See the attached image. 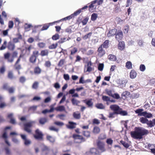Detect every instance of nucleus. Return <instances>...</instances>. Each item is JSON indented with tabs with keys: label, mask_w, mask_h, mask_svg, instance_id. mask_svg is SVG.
Segmentation results:
<instances>
[{
	"label": "nucleus",
	"mask_w": 155,
	"mask_h": 155,
	"mask_svg": "<svg viewBox=\"0 0 155 155\" xmlns=\"http://www.w3.org/2000/svg\"><path fill=\"white\" fill-rule=\"evenodd\" d=\"M130 94V92L127 91H125L123 92L122 94V96L124 99H126L127 96H128Z\"/></svg>",
	"instance_id": "obj_37"
},
{
	"label": "nucleus",
	"mask_w": 155,
	"mask_h": 155,
	"mask_svg": "<svg viewBox=\"0 0 155 155\" xmlns=\"http://www.w3.org/2000/svg\"><path fill=\"white\" fill-rule=\"evenodd\" d=\"M140 121L142 124H147L148 127H150L149 123H150V120H149L147 118L145 117H141L140 118Z\"/></svg>",
	"instance_id": "obj_10"
},
{
	"label": "nucleus",
	"mask_w": 155,
	"mask_h": 155,
	"mask_svg": "<svg viewBox=\"0 0 155 155\" xmlns=\"http://www.w3.org/2000/svg\"><path fill=\"white\" fill-rule=\"evenodd\" d=\"M58 44L56 43L55 44H53L51 45L48 47L49 49H54L56 48L58 46Z\"/></svg>",
	"instance_id": "obj_49"
},
{
	"label": "nucleus",
	"mask_w": 155,
	"mask_h": 155,
	"mask_svg": "<svg viewBox=\"0 0 155 155\" xmlns=\"http://www.w3.org/2000/svg\"><path fill=\"white\" fill-rule=\"evenodd\" d=\"M32 26L31 24H28L27 23L25 24L24 26L25 29L27 31H29V28Z\"/></svg>",
	"instance_id": "obj_44"
},
{
	"label": "nucleus",
	"mask_w": 155,
	"mask_h": 155,
	"mask_svg": "<svg viewBox=\"0 0 155 155\" xmlns=\"http://www.w3.org/2000/svg\"><path fill=\"white\" fill-rule=\"evenodd\" d=\"M73 116V117L76 119H79L81 117V114L78 112H74Z\"/></svg>",
	"instance_id": "obj_20"
},
{
	"label": "nucleus",
	"mask_w": 155,
	"mask_h": 155,
	"mask_svg": "<svg viewBox=\"0 0 155 155\" xmlns=\"http://www.w3.org/2000/svg\"><path fill=\"white\" fill-rule=\"evenodd\" d=\"M13 114L12 113H10V124H16V122L15 119L13 118L12 116Z\"/></svg>",
	"instance_id": "obj_29"
},
{
	"label": "nucleus",
	"mask_w": 155,
	"mask_h": 155,
	"mask_svg": "<svg viewBox=\"0 0 155 155\" xmlns=\"http://www.w3.org/2000/svg\"><path fill=\"white\" fill-rule=\"evenodd\" d=\"M100 131V128L97 127L95 126L94 127L93 132L94 134H98Z\"/></svg>",
	"instance_id": "obj_30"
},
{
	"label": "nucleus",
	"mask_w": 155,
	"mask_h": 155,
	"mask_svg": "<svg viewBox=\"0 0 155 155\" xmlns=\"http://www.w3.org/2000/svg\"><path fill=\"white\" fill-rule=\"evenodd\" d=\"M104 67V64L103 63H99L98 65V70L101 71L103 70Z\"/></svg>",
	"instance_id": "obj_46"
},
{
	"label": "nucleus",
	"mask_w": 155,
	"mask_h": 155,
	"mask_svg": "<svg viewBox=\"0 0 155 155\" xmlns=\"http://www.w3.org/2000/svg\"><path fill=\"white\" fill-rule=\"evenodd\" d=\"M123 37V33L121 31H118L116 34V39L118 41L122 39Z\"/></svg>",
	"instance_id": "obj_8"
},
{
	"label": "nucleus",
	"mask_w": 155,
	"mask_h": 155,
	"mask_svg": "<svg viewBox=\"0 0 155 155\" xmlns=\"http://www.w3.org/2000/svg\"><path fill=\"white\" fill-rule=\"evenodd\" d=\"M106 135L104 134H101L98 137V138L101 140H103L106 138Z\"/></svg>",
	"instance_id": "obj_57"
},
{
	"label": "nucleus",
	"mask_w": 155,
	"mask_h": 155,
	"mask_svg": "<svg viewBox=\"0 0 155 155\" xmlns=\"http://www.w3.org/2000/svg\"><path fill=\"white\" fill-rule=\"evenodd\" d=\"M38 45L40 48H43L45 46V44L43 42H40L38 44Z\"/></svg>",
	"instance_id": "obj_60"
},
{
	"label": "nucleus",
	"mask_w": 155,
	"mask_h": 155,
	"mask_svg": "<svg viewBox=\"0 0 155 155\" xmlns=\"http://www.w3.org/2000/svg\"><path fill=\"white\" fill-rule=\"evenodd\" d=\"M126 67L128 69H130L132 68V64L130 61L127 62L126 64Z\"/></svg>",
	"instance_id": "obj_35"
},
{
	"label": "nucleus",
	"mask_w": 155,
	"mask_h": 155,
	"mask_svg": "<svg viewBox=\"0 0 155 155\" xmlns=\"http://www.w3.org/2000/svg\"><path fill=\"white\" fill-rule=\"evenodd\" d=\"M38 54L39 52L38 51H35L33 52L32 55L37 58L38 56Z\"/></svg>",
	"instance_id": "obj_62"
},
{
	"label": "nucleus",
	"mask_w": 155,
	"mask_h": 155,
	"mask_svg": "<svg viewBox=\"0 0 155 155\" xmlns=\"http://www.w3.org/2000/svg\"><path fill=\"white\" fill-rule=\"evenodd\" d=\"M102 98L104 101H110V98L107 96L103 95L102 96Z\"/></svg>",
	"instance_id": "obj_51"
},
{
	"label": "nucleus",
	"mask_w": 155,
	"mask_h": 155,
	"mask_svg": "<svg viewBox=\"0 0 155 155\" xmlns=\"http://www.w3.org/2000/svg\"><path fill=\"white\" fill-rule=\"evenodd\" d=\"M59 38V35L58 34H55L53 35L52 37V39L53 40H56Z\"/></svg>",
	"instance_id": "obj_52"
},
{
	"label": "nucleus",
	"mask_w": 155,
	"mask_h": 155,
	"mask_svg": "<svg viewBox=\"0 0 155 155\" xmlns=\"http://www.w3.org/2000/svg\"><path fill=\"white\" fill-rule=\"evenodd\" d=\"M47 121V119L45 117L41 118L39 119V123L42 125L45 124Z\"/></svg>",
	"instance_id": "obj_28"
},
{
	"label": "nucleus",
	"mask_w": 155,
	"mask_h": 155,
	"mask_svg": "<svg viewBox=\"0 0 155 155\" xmlns=\"http://www.w3.org/2000/svg\"><path fill=\"white\" fill-rule=\"evenodd\" d=\"M144 42L142 40H137V43L138 45L140 47H143L144 45Z\"/></svg>",
	"instance_id": "obj_47"
},
{
	"label": "nucleus",
	"mask_w": 155,
	"mask_h": 155,
	"mask_svg": "<svg viewBox=\"0 0 155 155\" xmlns=\"http://www.w3.org/2000/svg\"><path fill=\"white\" fill-rule=\"evenodd\" d=\"M71 101L72 104L74 105H78V104L80 103V101L74 98L71 99Z\"/></svg>",
	"instance_id": "obj_34"
},
{
	"label": "nucleus",
	"mask_w": 155,
	"mask_h": 155,
	"mask_svg": "<svg viewBox=\"0 0 155 155\" xmlns=\"http://www.w3.org/2000/svg\"><path fill=\"white\" fill-rule=\"evenodd\" d=\"M21 57V55H20L19 57L18 58L17 60L16 61L15 65V68L17 70H19L21 69V66L19 64H18L20 60V58Z\"/></svg>",
	"instance_id": "obj_16"
},
{
	"label": "nucleus",
	"mask_w": 155,
	"mask_h": 155,
	"mask_svg": "<svg viewBox=\"0 0 155 155\" xmlns=\"http://www.w3.org/2000/svg\"><path fill=\"white\" fill-rule=\"evenodd\" d=\"M97 14L96 13H94L91 15V19L92 21H94L97 19Z\"/></svg>",
	"instance_id": "obj_39"
},
{
	"label": "nucleus",
	"mask_w": 155,
	"mask_h": 155,
	"mask_svg": "<svg viewBox=\"0 0 155 155\" xmlns=\"http://www.w3.org/2000/svg\"><path fill=\"white\" fill-rule=\"evenodd\" d=\"M92 34V33L91 32H90L87 35H85L83 37V39L84 40H86L87 38H90L91 36V35Z\"/></svg>",
	"instance_id": "obj_53"
},
{
	"label": "nucleus",
	"mask_w": 155,
	"mask_h": 155,
	"mask_svg": "<svg viewBox=\"0 0 155 155\" xmlns=\"http://www.w3.org/2000/svg\"><path fill=\"white\" fill-rule=\"evenodd\" d=\"M41 70L38 67H36L35 68L34 72L35 74H39L41 73Z\"/></svg>",
	"instance_id": "obj_31"
},
{
	"label": "nucleus",
	"mask_w": 155,
	"mask_h": 155,
	"mask_svg": "<svg viewBox=\"0 0 155 155\" xmlns=\"http://www.w3.org/2000/svg\"><path fill=\"white\" fill-rule=\"evenodd\" d=\"M134 131L130 132V134L132 137L135 139H141L143 136L147 135L149 133L148 130L142 127H136Z\"/></svg>",
	"instance_id": "obj_1"
},
{
	"label": "nucleus",
	"mask_w": 155,
	"mask_h": 155,
	"mask_svg": "<svg viewBox=\"0 0 155 155\" xmlns=\"http://www.w3.org/2000/svg\"><path fill=\"white\" fill-rule=\"evenodd\" d=\"M143 116L146 118H150L153 117L152 114L150 113H148L146 111H144Z\"/></svg>",
	"instance_id": "obj_25"
},
{
	"label": "nucleus",
	"mask_w": 155,
	"mask_h": 155,
	"mask_svg": "<svg viewBox=\"0 0 155 155\" xmlns=\"http://www.w3.org/2000/svg\"><path fill=\"white\" fill-rule=\"evenodd\" d=\"M137 75V73L134 70H132L130 73V77L131 79L135 78Z\"/></svg>",
	"instance_id": "obj_21"
},
{
	"label": "nucleus",
	"mask_w": 155,
	"mask_h": 155,
	"mask_svg": "<svg viewBox=\"0 0 155 155\" xmlns=\"http://www.w3.org/2000/svg\"><path fill=\"white\" fill-rule=\"evenodd\" d=\"M2 137L5 139V142L6 144L8 145V147L5 146V150L6 153V155L9 154V142L7 140V133L6 132H5L2 135Z\"/></svg>",
	"instance_id": "obj_3"
},
{
	"label": "nucleus",
	"mask_w": 155,
	"mask_h": 155,
	"mask_svg": "<svg viewBox=\"0 0 155 155\" xmlns=\"http://www.w3.org/2000/svg\"><path fill=\"white\" fill-rule=\"evenodd\" d=\"M49 52L48 50H43L41 51L40 55L42 56H47L48 55Z\"/></svg>",
	"instance_id": "obj_27"
},
{
	"label": "nucleus",
	"mask_w": 155,
	"mask_h": 155,
	"mask_svg": "<svg viewBox=\"0 0 155 155\" xmlns=\"http://www.w3.org/2000/svg\"><path fill=\"white\" fill-rule=\"evenodd\" d=\"M109 41L106 40L104 41L103 43L100 46H101L102 48L103 47L104 48H107L108 47Z\"/></svg>",
	"instance_id": "obj_26"
},
{
	"label": "nucleus",
	"mask_w": 155,
	"mask_h": 155,
	"mask_svg": "<svg viewBox=\"0 0 155 155\" xmlns=\"http://www.w3.org/2000/svg\"><path fill=\"white\" fill-rule=\"evenodd\" d=\"M110 108L116 114H118L119 112L121 109L118 105L116 104L111 105L110 106Z\"/></svg>",
	"instance_id": "obj_7"
},
{
	"label": "nucleus",
	"mask_w": 155,
	"mask_h": 155,
	"mask_svg": "<svg viewBox=\"0 0 155 155\" xmlns=\"http://www.w3.org/2000/svg\"><path fill=\"white\" fill-rule=\"evenodd\" d=\"M127 81L126 80H122L121 82V83L119 85V87L121 88H122L125 86L126 84Z\"/></svg>",
	"instance_id": "obj_32"
},
{
	"label": "nucleus",
	"mask_w": 155,
	"mask_h": 155,
	"mask_svg": "<svg viewBox=\"0 0 155 155\" xmlns=\"http://www.w3.org/2000/svg\"><path fill=\"white\" fill-rule=\"evenodd\" d=\"M50 148L45 145H44L42 148V151L44 153L45 155L48 154L50 151Z\"/></svg>",
	"instance_id": "obj_13"
},
{
	"label": "nucleus",
	"mask_w": 155,
	"mask_h": 155,
	"mask_svg": "<svg viewBox=\"0 0 155 155\" xmlns=\"http://www.w3.org/2000/svg\"><path fill=\"white\" fill-rule=\"evenodd\" d=\"M73 18V15H71L69 16H68L66 17H65L64 18L61 19L59 20L58 21H56V22H57L58 21L59 22V21H65V20H69L70 19L72 18ZM54 22H54L53 23H50L49 24L50 25L51 24H52L53 23H54Z\"/></svg>",
	"instance_id": "obj_19"
},
{
	"label": "nucleus",
	"mask_w": 155,
	"mask_h": 155,
	"mask_svg": "<svg viewBox=\"0 0 155 155\" xmlns=\"http://www.w3.org/2000/svg\"><path fill=\"white\" fill-rule=\"evenodd\" d=\"M143 110L142 109H138L135 111V112L136 114H138V116H143L144 114V112H143Z\"/></svg>",
	"instance_id": "obj_18"
},
{
	"label": "nucleus",
	"mask_w": 155,
	"mask_h": 155,
	"mask_svg": "<svg viewBox=\"0 0 155 155\" xmlns=\"http://www.w3.org/2000/svg\"><path fill=\"white\" fill-rule=\"evenodd\" d=\"M36 57L32 55L30 58V61L32 63H34L36 62Z\"/></svg>",
	"instance_id": "obj_41"
},
{
	"label": "nucleus",
	"mask_w": 155,
	"mask_h": 155,
	"mask_svg": "<svg viewBox=\"0 0 155 155\" xmlns=\"http://www.w3.org/2000/svg\"><path fill=\"white\" fill-rule=\"evenodd\" d=\"M89 152L94 155H98L99 154V151L96 148H91L89 151Z\"/></svg>",
	"instance_id": "obj_14"
},
{
	"label": "nucleus",
	"mask_w": 155,
	"mask_h": 155,
	"mask_svg": "<svg viewBox=\"0 0 155 155\" xmlns=\"http://www.w3.org/2000/svg\"><path fill=\"white\" fill-rule=\"evenodd\" d=\"M24 143L25 145L27 146L31 144V141L30 140L27 139L24 141Z\"/></svg>",
	"instance_id": "obj_61"
},
{
	"label": "nucleus",
	"mask_w": 155,
	"mask_h": 155,
	"mask_svg": "<svg viewBox=\"0 0 155 155\" xmlns=\"http://www.w3.org/2000/svg\"><path fill=\"white\" fill-rule=\"evenodd\" d=\"M91 62H88L87 63V71L90 72L92 71V68L91 67Z\"/></svg>",
	"instance_id": "obj_50"
},
{
	"label": "nucleus",
	"mask_w": 155,
	"mask_h": 155,
	"mask_svg": "<svg viewBox=\"0 0 155 155\" xmlns=\"http://www.w3.org/2000/svg\"><path fill=\"white\" fill-rule=\"evenodd\" d=\"M39 83L37 81L35 82L32 85V88L33 89H36L38 87Z\"/></svg>",
	"instance_id": "obj_48"
},
{
	"label": "nucleus",
	"mask_w": 155,
	"mask_h": 155,
	"mask_svg": "<svg viewBox=\"0 0 155 155\" xmlns=\"http://www.w3.org/2000/svg\"><path fill=\"white\" fill-rule=\"evenodd\" d=\"M81 12V9H79L74 12V13L72 14L71 15H73V18L74 16H76L80 14Z\"/></svg>",
	"instance_id": "obj_42"
},
{
	"label": "nucleus",
	"mask_w": 155,
	"mask_h": 155,
	"mask_svg": "<svg viewBox=\"0 0 155 155\" xmlns=\"http://www.w3.org/2000/svg\"><path fill=\"white\" fill-rule=\"evenodd\" d=\"M35 123V121H32L24 124V130L28 133H30L31 130L29 128L31 127L33 124Z\"/></svg>",
	"instance_id": "obj_4"
},
{
	"label": "nucleus",
	"mask_w": 155,
	"mask_h": 155,
	"mask_svg": "<svg viewBox=\"0 0 155 155\" xmlns=\"http://www.w3.org/2000/svg\"><path fill=\"white\" fill-rule=\"evenodd\" d=\"M49 27V25L47 24L45 25L41 29V31H44L47 29Z\"/></svg>",
	"instance_id": "obj_63"
},
{
	"label": "nucleus",
	"mask_w": 155,
	"mask_h": 155,
	"mask_svg": "<svg viewBox=\"0 0 155 155\" xmlns=\"http://www.w3.org/2000/svg\"><path fill=\"white\" fill-rule=\"evenodd\" d=\"M64 60L63 59H61L59 61L58 66L59 67H62L64 64Z\"/></svg>",
	"instance_id": "obj_58"
},
{
	"label": "nucleus",
	"mask_w": 155,
	"mask_h": 155,
	"mask_svg": "<svg viewBox=\"0 0 155 155\" xmlns=\"http://www.w3.org/2000/svg\"><path fill=\"white\" fill-rule=\"evenodd\" d=\"M120 143L122 144L123 146L126 148H128L129 147V144L123 140H121L120 141Z\"/></svg>",
	"instance_id": "obj_43"
},
{
	"label": "nucleus",
	"mask_w": 155,
	"mask_h": 155,
	"mask_svg": "<svg viewBox=\"0 0 155 155\" xmlns=\"http://www.w3.org/2000/svg\"><path fill=\"white\" fill-rule=\"evenodd\" d=\"M84 102L89 107H92L93 105V103L91 100H89L87 101L86 100L84 101Z\"/></svg>",
	"instance_id": "obj_22"
},
{
	"label": "nucleus",
	"mask_w": 155,
	"mask_h": 155,
	"mask_svg": "<svg viewBox=\"0 0 155 155\" xmlns=\"http://www.w3.org/2000/svg\"><path fill=\"white\" fill-rule=\"evenodd\" d=\"M35 134L34 135V138L37 140H41L43 138V134L40 130L37 129L36 130Z\"/></svg>",
	"instance_id": "obj_5"
},
{
	"label": "nucleus",
	"mask_w": 155,
	"mask_h": 155,
	"mask_svg": "<svg viewBox=\"0 0 155 155\" xmlns=\"http://www.w3.org/2000/svg\"><path fill=\"white\" fill-rule=\"evenodd\" d=\"M150 122L149 123L150 127H153L155 125V119H153L152 121L150 120Z\"/></svg>",
	"instance_id": "obj_54"
},
{
	"label": "nucleus",
	"mask_w": 155,
	"mask_h": 155,
	"mask_svg": "<svg viewBox=\"0 0 155 155\" xmlns=\"http://www.w3.org/2000/svg\"><path fill=\"white\" fill-rule=\"evenodd\" d=\"M108 58L110 60L114 61L116 60V57L115 55L110 54L108 56Z\"/></svg>",
	"instance_id": "obj_38"
},
{
	"label": "nucleus",
	"mask_w": 155,
	"mask_h": 155,
	"mask_svg": "<svg viewBox=\"0 0 155 155\" xmlns=\"http://www.w3.org/2000/svg\"><path fill=\"white\" fill-rule=\"evenodd\" d=\"M97 51L98 52V55L100 57L103 56L105 53V51L103 49L101 46H100L99 47Z\"/></svg>",
	"instance_id": "obj_9"
},
{
	"label": "nucleus",
	"mask_w": 155,
	"mask_h": 155,
	"mask_svg": "<svg viewBox=\"0 0 155 155\" xmlns=\"http://www.w3.org/2000/svg\"><path fill=\"white\" fill-rule=\"evenodd\" d=\"M73 137L74 139V142L77 143H80L85 142V139L82 136L76 134H73Z\"/></svg>",
	"instance_id": "obj_2"
},
{
	"label": "nucleus",
	"mask_w": 155,
	"mask_h": 155,
	"mask_svg": "<svg viewBox=\"0 0 155 155\" xmlns=\"http://www.w3.org/2000/svg\"><path fill=\"white\" fill-rule=\"evenodd\" d=\"M117 32V30L115 28H114L110 30L107 34V36L108 37L116 35Z\"/></svg>",
	"instance_id": "obj_12"
},
{
	"label": "nucleus",
	"mask_w": 155,
	"mask_h": 155,
	"mask_svg": "<svg viewBox=\"0 0 155 155\" xmlns=\"http://www.w3.org/2000/svg\"><path fill=\"white\" fill-rule=\"evenodd\" d=\"M97 145L98 149L101 151V153L106 151V149L104 147V144L103 142L99 141L97 142Z\"/></svg>",
	"instance_id": "obj_6"
},
{
	"label": "nucleus",
	"mask_w": 155,
	"mask_h": 155,
	"mask_svg": "<svg viewBox=\"0 0 155 155\" xmlns=\"http://www.w3.org/2000/svg\"><path fill=\"white\" fill-rule=\"evenodd\" d=\"M55 109L57 111H61L65 110V108L63 106H60L56 108Z\"/></svg>",
	"instance_id": "obj_33"
},
{
	"label": "nucleus",
	"mask_w": 155,
	"mask_h": 155,
	"mask_svg": "<svg viewBox=\"0 0 155 155\" xmlns=\"http://www.w3.org/2000/svg\"><path fill=\"white\" fill-rule=\"evenodd\" d=\"M18 52L17 51H14L12 55V58L10 59V62H12L14 61V59L17 57Z\"/></svg>",
	"instance_id": "obj_24"
},
{
	"label": "nucleus",
	"mask_w": 155,
	"mask_h": 155,
	"mask_svg": "<svg viewBox=\"0 0 155 155\" xmlns=\"http://www.w3.org/2000/svg\"><path fill=\"white\" fill-rule=\"evenodd\" d=\"M54 124L59 126H62L64 125V123L62 122L59 121H55Z\"/></svg>",
	"instance_id": "obj_59"
},
{
	"label": "nucleus",
	"mask_w": 155,
	"mask_h": 155,
	"mask_svg": "<svg viewBox=\"0 0 155 155\" xmlns=\"http://www.w3.org/2000/svg\"><path fill=\"white\" fill-rule=\"evenodd\" d=\"M146 69L145 66L144 64H141L140 66V70L141 71H144Z\"/></svg>",
	"instance_id": "obj_55"
},
{
	"label": "nucleus",
	"mask_w": 155,
	"mask_h": 155,
	"mask_svg": "<svg viewBox=\"0 0 155 155\" xmlns=\"http://www.w3.org/2000/svg\"><path fill=\"white\" fill-rule=\"evenodd\" d=\"M125 47V43L124 41H122L119 42L118 44V47L119 50L121 51L123 50L124 49Z\"/></svg>",
	"instance_id": "obj_15"
},
{
	"label": "nucleus",
	"mask_w": 155,
	"mask_h": 155,
	"mask_svg": "<svg viewBox=\"0 0 155 155\" xmlns=\"http://www.w3.org/2000/svg\"><path fill=\"white\" fill-rule=\"evenodd\" d=\"M118 114L122 116H126L127 114V112L126 111L122 110V109L121 108Z\"/></svg>",
	"instance_id": "obj_36"
},
{
	"label": "nucleus",
	"mask_w": 155,
	"mask_h": 155,
	"mask_svg": "<svg viewBox=\"0 0 155 155\" xmlns=\"http://www.w3.org/2000/svg\"><path fill=\"white\" fill-rule=\"evenodd\" d=\"M46 138L47 140L51 143H53L55 141V138L50 135H47L46 137Z\"/></svg>",
	"instance_id": "obj_17"
},
{
	"label": "nucleus",
	"mask_w": 155,
	"mask_h": 155,
	"mask_svg": "<svg viewBox=\"0 0 155 155\" xmlns=\"http://www.w3.org/2000/svg\"><path fill=\"white\" fill-rule=\"evenodd\" d=\"M77 49L76 48H74L72 50H71V55H73L77 52Z\"/></svg>",
	"instance_id": "obj_64"
},
{
	"label": "nucleus",
	"mask_w": 155,
	"mask_h": 155,
	"mask_svg": "<svg viewBox=\"0 0 155 155\" xmlns=\"http://www.w3.org/2000/svg\"><path fill=\"white\" fill-rule=\"evenodd\" d=\"M83 134L84 136L88 138L90 137V132L89 131H84Z\"/></svg>",
	"instance_id": "obj_45"
},
{
	"label": "nucleus",
	"mask_w": 155,
	"mask_h": 155,
	"mask_svg": "<svg viewBox=\"0 0 155 155\" xmlns=\"http://www.w3.org/2000/svg\"><path fill=\"white\" fill-rule=\"evenodd\" d=\"M105 91L107 94L111 97H113V95L114 93V90L106 89Z\"/></svg>",
	"instance_id": "obj_23"
},
{
	"label": "nucleus",
	"mask_w": 155,
	"mask_h": 155,
	"mask_svg": "<svg viewBox=\"0 0 155 155\" xmlns=\"http://www.w3.org/2000/svg\"><path fill=\"white\" fill-rule=\"evenodd\" d=\"M69 125H66V126L67 128L72 129L75 127V125H76V123L72 121L68 122Z\"/></svg>",
	"instance_id": "obj_11"
},
{
	"label": "nucleus",
	"mask_w": 155,
	"mask_h": 155,
	"mask_svg": "<svg viewBox=\"0 0 155 155\" xmlns=\"http://www.w3.org/2000/svg\"><path fill=\"white\" fill-rule=\"evenodd\" d=\"M96 106L97 108L99 109H102L105 108L104 106L101 103L98 104Z\"/></svg>",
	"instance_id": "obj_40"
},
{
	"label": "nucleus",
	"mask_w": 155,
	"mask_h": 155,
	"mask_svg": "<svg viewBox=\"0 0 155 155\" xmlns=\"http://www.w3.org/2000/svg\"><path fill=\"white\" fill-rule=\"evenodd\" d=\"M89 18L88 17H86L82 21V23L83 25H86L87 22Z\"/></svg>",
	"instance_id": "obj_56"
}]
</instances>
